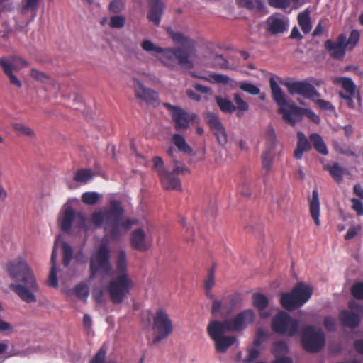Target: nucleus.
I'll list each match as a JSON object with an SVG mask.
<instances>
[{
  "mask_svg": "<svg viewBox=\"0 0 363 363\" xmlns=\"http://www.w3.org/2000/svg\"><path fill=\"white\" fill-rule=\"evenodd\" d=\"M6 270L9 277L16 281L9 284V289L23 301L35 303L40 286L28 262L22 258L11 261L6 264Z\"/></svg>",
  "mask_w": 363,
  "mask_h": 363,
  "instance_id": "obj_1",
  "label": "nucleus"
},
{
  "mask_svg": "<svg viewBox=\"0 0 363 363\" xmlns=\"http://www.w3.org/2000/svg\"><path fill=\"white\" fill-rule=\"evenodd\" d=\"M124 208L121 201L111 200L108 206L103 211H94L91 216V223L96 228L104 224V228L108 232L112 240H118L123 230H129L134 223L130 219L123 220Z\"/></svg>",
  "mask_w": 363,
  "mask_h": 363,
  "instance_id": "obj_2",
  "label": "nucleus"
},
{
  "mask_svg": "<svg viewBox=\"0 0 363 363\" xmlns=\"http://www.w3.org/2000/svg\"><path fill=\"white\" fill-rule=\"evenodd\" d=\"M313 289L303 282L297 283L290 292L281 294L280 303L287 311H294L303 306L312 296Z\"/></svg>",
  "mask_w": 363,
  "mask_h": 363,
  "instance_id": "obj_3",
  "label": "nucleus"
},
{
  "mask_svg": "<svg viewBox=\"0 0 363 363\" xmlns=\"http://www.w3.org/2000/svg\"><path fill=\"white\" fill-rule=\"evenodd\" d=\"M226 331H228L227 328L220 320H213L207 326V333L211 340L214 341L217 352H225L237 340L235 336L224 335Z\"/></svg>",
  "mask_w": 363,
  "mask_h": 363,
  "instance_id": "obj_4",
  "label": "nucleus"
},
{
  "mask_svg": "<svg viewBox=\"0 0 363 363\" xmlns=\"http://www.w3.org/2000/svg\"><path fill=\"white\" fill-rule=\"evenodd\" d=\"M133 286L134 283L128 274L117 275L107 286V291L111 302L114 305L121 303Z\"/></svg>",
  "mask_w": 363,
  "mask_h": 363,
  "instance_id": "obj_5",
  "label": "nucleus"
},
{
  "mask_svg": "<svg viewBox=\"0 0 363 363\" xmlns=\"http://www.w3.org/2000/svg\"><path fill=\"white\" fill-rule=\"evenodd\" d=\"M152 328L155 334L152 342L154 345L167 339L173 333L172 320L165 311L162 308L156 311L152 318Z\"/></svg>",
  "mask_w": 363,
  "mask_h": 363,
  "instance_id": "obj_6",
  "label": "nucleus"
},
{
  "mask_svg": "<svg viewBox=\"0 0 363 363\" xmlns=\"http://www.w3.org/2000/svg\"><path fill=\"white\" fill-rule=\"evenodd\" d=\"M161 53L162 55L158 60L165 67L171 69H174L178 65L186 69L193 67L189 54L180 48H163Z\"/></svg>",
  "mask_w": 363,
  "mask_h": 363,
  "instance_id": "obj_7",
  "label": "nucleus"
},
{
  "mask_svg": "<svg viewBox=\"0 0 363 363\" xmlns=\"http://www.w3.org/2000/svg\"><path fill=\"white\" fill-rule=\"evenodd\" d=\"M301 344L307 352L317 353L325 347V335L320 328L307 325L302 331Z\"/></svg>",
  "mask_w": 363,
  "mask_h": 363,
  "instance_id": "obj_8",
  "label": "nucleus"
},
{
  "mask_svg": "<svg viewBox=\"0 0 363 363\" xmlns=\"http://www.w3.org/2000/svg\"><path fill=\"white\" fill-rule=\"evenodd\" d=\"M111 269L110 251L105 245H101L90 258L89 279H94L99 273L108 274Z\"/></svg>",
  "mask_w": 363,
  "mask_h": 363,
  "instance_id": "obj_9",
  "label": "nucleus"
},
{
  "mask_svg": "<svg viewBox=\"0 0 363 363\" xmlns=\"http://www.w3.org/2000/svg\"><path fill=\"white\" fill-rule=\"evenodd\" d=\"M272 330L279 335L294 336L298 330L299 322L286 312H279L272 320Z\"/></svg>",
  "mask_w": 363,
  "mask_h": 363,
  "instance_id": "obj_10",
  "label": "nucleus"
},
{
  "mask_svg": "<svg viewBox=\"0 0 363 363\" xmlns=\"http://www.w3.org/2000/svg\"><path fill=\"white\" fill-rule=\"evenodd\" d=\"M255 313L252 309H245L238 313L233 318L225 319L221 323L228 331L240 332L253 323Z\"/></svg>",
  "mask_w": 363,
  "mask_h": 363,
  "instance_id": "obj_11",
  "label": "nucleus"
},
{
  "mask_svg": "<svg viewBox=\"0 0 363 363\" xmlns=\"http://www.w3.org/2000/svg\"><path fill=\"white\" fill-rule=\"evenodd\" d=\"M280 111L283 113L284 121L292 126H294L298 121H301L303 115H306L315 124H318L320 122V117L314 111L296 105L290 106L289 108L287 109L281 108Z\"/></svg>",
  "mask_w": 363,
  "mask_h": 363,
  "instance_id": "obj_12",
  "label": "nucleus"
},
{
  "mask_svg": "<svg viewBox=\"0 0 363 363\" xmlns=\"http://www.w3.org/2000/svg\"><path fill=\"white\" fill-rule=\"evenodd\" d=\"M349 308L354 311L342 310L340 312L339 319L342 325L354 329L360 324V317L363 315V305L350 302Z\"/></svg>",
  "mask_w": 363,
  "mask_h": 363,
  "instance_id": "obj_13",
  "label": "nucleus"
},
{
  "mask_svg": "<svg viewBox=\"0 0 363 363\" xmlns=\"http://www.w3.org/2000/svg\"><path fill=\"white\" fill-rule=\"evenodd\" d=\"M163 106L172 111V118L174 123L176 130H186L189 128V123L195 118V114L189 113L182 108L172 105L169 103H164Z\"/></svg>",
  "mask_w": 363,
  "mask_h": 363,
  "instance_id": "obj_14",
  "label": "nucleus"
},
{
  "mask_svg": "<svg viewBox=\"0 0 363 363\" xmlns=\"http://www.w3.org/2000/svg\"><path fill=\"white\" fill-rule=\"evenodd\" d=\"M285 86L287 87L289 93L291 95L298 94L305 99L313 101H314L315 98L320 96V93L316 89L306 80L287 82L285 84Z\"/></svg>",
  "mask_w": 363,
  "mask_h": 363,
  "instance_id": "obj_15",
  "label": "nucleus"
},
{
  "mask_svg": "<svg viewBox=\"0 0 363 363\" xmlns=\"http://www.w3.org/2000/svg\"><path fill=\"white\" fill-rule=\"evenodd\" d=\"M205 120L216 137L218 143L222 146L225 145L228 143V135L219 117L216 114L209 112L206 114Z\"/></svg>",
  "mask_w": 363,
  "mask_h": 363,
  "instance_id": "obj_16",
  "label": "nucleus"
},
{
  "mask_svg": "<svg viewBox=\"0 0 363 363\" xmlns=\"http://www.w3.org/2000/svg\"><path fill=\"white\" fill-rule=\"evenodd\" d=\"M325 49L330 52V55L335 60H342L345 55L347 43L346 35L343 33L339 35L335 41L330 39L324 43Z\"/></svg>",
  "mask_w": 363,
  "mask_h": 363,
  "instance_id": "obj_17",
  "label": "nucleus"
},
{
  "mask_svg": "<svg viewBox=\"0 0 363 363\" xmlns=\"http://www.w3.org/2000/svg\"><path fill=\"white\" fill-rule=\"evenodd\" d=\"M133 82L135 94L138 99L154 106L159 104V94L157 91L145 87L143 83L138 79H134Z\"/></svg>",
  "mask_w": 363,
  "mask_h": 363,
  "instance_id": "obj_18",
  "label": "nucleus"
},
{
  "mask_svg": "<svg viewBox=\"0 0 363 363\" xmlns=\"http://www.w3.org/2000/svg\"><path fill=\"white\" fill-rule=\"evenodd\" d=\"M267 31L272 35L283 33L287 29L288 20L279 13H274L270 16L266 20Z\"/></svg>",
  "mask_w": 363,
  "mask_h": 363,
  "instance_id": "obj_19",
  "label": "nucleus"
},
{
  "mask_svg": "<svg viewBox=\"0 0 363 363\" xmlns=\"http://www.w3.org/2000/svg\"><path fill=\"white\" fill-rule=\"evenodd\" d=\"M164 4L161 0H150L147 20L155 26H159L164 13Z\"/></svg>",
  "mask_w": 363,
  "mask_h": 363,
  "instance_id": "obj_20",
  "label": "nucleus"
},
{
  "mask_svg": "<svg viewBox=\"0 0 363 363\" xmlns=\"http://www.w3.org/2000/svg\"><path fill=\"white\" fill-rule=\"evenodd\" d=\"M130 243L133 249L140 252L147 251L152 245L151 241L147 239L145 233L142 228L132 232Z\"/></svg>",
  "mask_w": 363,
  "mask_h": 363,
  "instance_id": "obj_21",
  "label": "nucleus"
},
{
  "mask_svg": "<svg viewBox=\"0 0 363 363\" xmlns=\"http://www.w3.org/2000/svg\"><path fill=\"white\" fill-rule=\"evenodd\" d=\"M269 84L272 91V96L277 104L279 106L278 113L283 116V113L280 111L281 108L287 109L289 108L290 106L295 105L287 104L286 96L283 93L279 84L273 78L270 79Z\"/></svg>",
  "mask_w": 363,
  "mask_h": 363,
  "instance_id": "obj_22",
  "label": "nucleus"
},
{
  "mask_svg": "<svg viewBox=\"0 0 363 363\" xmlns=\"http://www.w3.org/2000/svg\"><path fill=\"white\" fill-rule=\"evenodd\" d=\"M163 188L166 190L182 191V184L179 177L170 171H165L159 176Z\"/></svg>",
  "mask_w": 363,
  "mask_h": 363,
  "instance_id": "obj_23",
  "label": "nucleus"
},
{
  "mask_svg": "<svg viewBox=\"0 0 363 363\" xmlns=\"http://www.w3.org/2000/svg\"><path fill=\"white\" fill-rule=\"evenodd\" d=\"M309 210L311 218L317 226L320 225V201L318 191L317 189H314L312 192L311 197L308 198Z\"/></svg>",
  "mask_w": 363,
  "mask_h": 363,
  "instance_id": "obj_24",
  "label": "nucleus"
},
{
  "mask_svg": "<svg viewBox=\"0 0 363 363\" xmlns=\"http://www.w3.org/2000/svg\"><path fill=\"white\" fill-rule=\"evenodd\" d=\"M74 218L75 211L73 208L72 206L66 207L59 219L61 230L65 233L69 232Z\"/></svg>",
  "mask_w": 363,
  "mask_h": 363,
  "instance_id": "obj_25",
  "label": "nucleus"
},
{
  "mask_svg": "<svg viewBox=\"0 0 363 363\" xmlns=\"http://www.w3.org/2000/svg\"><path fill=\"white\" fill-rule=\"evenodd\" d=\"M297 138L298 142L294 152V156L296 159L300 160L302 158L303 152H308L311 149V145L303 133L298 132Z\"/></svg>",
  "mask_w": 363,
  "mask_h": 363,
  "instance_id": "obj_26",
  "label": "nucleus"
},
{
  "mask_svg": "<svg viewBox=\"0 0 363 363\" xmlns=\"http://www.w3.org/2000/svg\"><path fill=\"white\" fill-rule=\"evenodd\" d=\"M253 306L259 311V315L262 318H267L269 313L263 312L269 305V299L266 296L261 293H254L252 294Z\"/></svg>",
  "mask_w": 363,
  "mask_h": 363,
  "instance_id": "obj_27",
  "label": "nucleus"
},
{
  "mask_svg": "<svg viewBox=\"0 0 363 363\" xmlns=\"http://www.w3.org/2000/svg\"><path fill=\"white\" fill-rule=\"evenodd\" d=\"M169 35L174 43L176 44L180 45L187 48L194 47V41L180 32L169 31Z\"/></svg>",
  "mask_w": 363,
  "mask_h": 363,
  "instance_id": "obj_28",
  "label": "nucleus"
},
{
  "mask_svg": "<svg viewBox=\"0 0 363 363\" xmlns=\"http://www.w3.org/2000/svg\"><path fill=\"white\" fill-rule=\"evenodd\" d=\"M298 22L302 31L307 34L311 30V21L310 17V11L306 9L298 15Z\"/></svg>",
  "mask_w": 363,
  "mask_h": 363,
  "instance_id": "obj_29",
  "label": "nucleus"
},
{
  "mask_svg": "<svg viewBox=\"0 0 363 363\" xmlns=\"http://www.w3.org/2000/svg\"><path fill=\"white\" fill-rule=\"evenodd\" d=\"M310 141L312 143L315 150L323 155H328V149L322 137L318 133H312L309 135Z\"/></svg>",
  "mask_w": 363,
  "mask_h": 363,
  "instance_id": "obj_30",
  "label": "nucleus"
},
{
  "mask_svg": "<svg viewBox=\"0 0 363 363\" xmlns=\"http://www.w3.org/2000/svg\"><path fill=\"white\" fill-rule=\"evenodd\" d=\"M277 140L274 129L269 125L266 132V150L265 152H274L277 146Z\"/></svg>",
  "mask_w": 363,
  "mask_h": 363,
  "instance_id": "obj_31",
  "label": "nucleus"
},
{
  "mask_svg": "<svg viewBox=\"0 0 363 363\" xmlns=\"http://www.w3.org/2000/svg\"><path fill=\"white\" fill-rule=\"evenodd\" d=\"M334 84H340L342 87L347 91V94H354L356 86L353 80L349 77H336L333 79Z\"/></svg>",
  "mask_w": 363,
  "mask_h": 363,
  "instance_id": "obj_32",
  "label": "nucleus"
},
{
  "mask_svg": "<svg viewBox=\"0 0 363 363\" xmlns=\"http://www.w3.org/2000/svg\"><path fill=\"white\" fill-rule=\"evenodd\" d=\"M216 102L219 106L220 111L224 113H232L236 110V106L233 105L230 100L226 98L217 96L216 97Z\"/></svg>",
  "mask_w": 363,
  "mask_h": 363,
  "instance_id": "obj_33",
  "label": "nucleus"
},
{
  "mask_svg": "<svg viewBox=\"0 0 363 363\" xmlns=\"http://www.w3.org/2000/svg\"><path fill=\"white\" fill-rule=\"evenodd\" d=\"M172 142L179 150L184 153H191L192 152V149L186 143L184 138L182 135L178 133L174 134L172 136Z\"/></svg>",
  "mask_w": 363,
  "mask_h": 363,
  "instance_id": "obj_34",
  "label": "nucleus"
},
{
  "mask_svg": "<svg viewBox=\"0 0 363 363\" xmlns=\"http://www.w3.org/2000/svg\"><path fill=\"white\" fill-rule=\"evenodd\" d=\"M116 271L117 275L128 274L126 254L123 250H121L117 256Z\"/></svg>",
  "mask_w": 363,
  "mask_h": 363,
  "instance_id": "obj_35",
  "label": "nucleus"
},
{
  "mask_svg": "<svg viewBox=\"0 0 363 363\" xmlns=\"http://www.w3.org/2000/svg\"><path fill=\"white\" fill-rule=\"evenodd\" d=\"M12 128L17 133L18 135H23L30 138H34L35 136V131L23 123H15L12 125Z\"/></svg>",
  "mask_w": 363,
  "mask_h": 363,
  "instance_id": "obj_36",
  "label": "nucleus"
},
{
  "mask_svg": "<svg viewBox=\"0 0 363 363\" xmlns=\"http://www.w3.org/2000/svg\"><path fill=\"white\" fill-rule=\"evenodd\" d=\"M325 169L329 171L330 174L335 182L340 184L342 182L344 170L338 163H335L332 166L325 167Z\"/></svg>",
  "mask_w": 363,
  "mask_h": 363,
  "instance_id": "obj_37",
  "label": "nucleus"
},
{
  "mask_svg": "<svg viewBox=\"0 0 363 363\" xmlns=\"http://www.w3.org/2000/svg\"><path fill=\"white\" fill-rule=\"evenodd\" d=\"M339 96L341 99L346 101L347 105L350 109H354L356 108L354 99H356L359 106H361V96L359 92L357 94L355 93L354 94H346L342 92H340Z\"/></svg>",
  "mask_w": 363,
  "mask_h": 363,
  "instance_id": "obj_38",
  "label": "nucleus"
},
{
  "mask_svg": "<svg viewBox=\"0 0 363 363\" xmlns=\"http://www.w3.org/2000/svg\"><path fill=\"white\" fill-rule=\"evenodd\" d=\"M92 177L93 174L90 169H82L76 172L74 180L77 182L86 183Z\"/></svg>",
  "mask_w": 363,
  "mask_h": 363,
  "instance_id": "obj_39",
  "label": "nucleus"
},
{
  "mask_svg": "<svg viewBox=\"0 0 363 363\" xmlns=\"http://www.w3.org/2000/svg\"><path fill=\"white\" fill-rule=\"evenodd\" d=\"M100 196L95 191H87L82 194V201L84 203L89 206H94L99 201Z\"/></svg>",
  "mask_w": 363,
  "mask_h": 363,
  "instance_id": "obj_40",
  "label": "nucleus"
},
{
  "mask_svg": "<svg viewBox=\"0 0 363 363\" xmlns=\"http://www.w3.org/2000/svg\"><path fill=\"white\" fill-rule=\"evenodd\" d=\"M74 291L78 298L82 301H86L89 294V288L86 284L84 283H79L74 286Z\"/></svg>",
  "mask_w": 363,
  "mask_h": 363,
  "instance_id": "obj_41",
  "label": "nucleus"
},
{
  "mask_svg": "<svg viewBox=\"0 0 363 363\" xmlns=\"http://www.w3.org/2000/svg\"><path fill=\"white\" fill-rule=\"evenodd\" d=\"M274 160V152H265L262 155V164L266 173H268L272 169Z\"/></svg>",
  "mask_w": 363,
  "mask_h": 363,
  "instance_id": "obj_42",
  "label": "nucleus"
},
{
  "mask_svg": "<svg viewBox=\"0 0 363 363\" xmlns=\"http://www.w3.org/2000/svg\"><path fill=\"white\" fill-rule=\"evenodd\" d=\"M73 257V250L72 247L67 242L62 244V264L65 267H68Z\"/></svg>",
  "mask_w": 363,
  "mask_h": 363,
  "instance_id": "obj_43",
  "label": "nucleus"
},
{
  "mask_svg": "<svg viewBox=\"0 0 363 363\" xmlns=\"http://www.w3.org/2000/svg\"><path fill=\"white\" fill-rule=\"evenodd\" d=\"M212 66L216 69H227L229 68V63L222 55H216L213 58Z\"/></svg>",
  "mask_w": 363,
  "mask_h": 363,
  "instance_id": "obj_44",
  "label": "nucleus"
},
{
  "mask_svg": "<svg viewBox=\"0 0 363 363\" xmlns=\"http://www.w3.org/2000/svg\"><path fill=\"white\" fill-rule=\"evenodd\" d=\"M141 48L143 50L147 52H157V53H161V52L163 51V48L155 45L151 40H145L141 43Z\"/></svg>",
  "mask_w": 363,
  "mask_h": 363,
  "instance_id": "obj_45",
  "label": "nucleus"
},
{
  "mask_svg": "<svg viewBox=\"0 0 363 363\" xmlns=\"http://www.w3.org/2000/svg\"><path fill=\"white\" fill-rule=\"evenodd\" d=\"M200 79H205L201 77H198ZM229 77L227 75L221 74H210L208 77V79H207L208 81H209L211 83H218V84H228L229 82Z\"/></svg>",
  "mask_w": 363,
  "mask_h": 363,
  "instance_id": "obj_46",
  "label": "nucleus"
},
{
  "mask_svg": "<svg viewBox=\"0 0 363 363\" xmlns=\"http://www.w3.org/2000/svg\"><path fill=\"white\" fill-rule=\"evenodd\" d=\"M240 89L245 92H247L252 95H257L260 93V89L256 85L250 82H242L240 84Z\"/></svg>",
  "mask_w": 363,
  "mask_h": 363,
  "instance_id": "obj_47",
  "label": "nucleus"
},
{
  "mask_svg": "<svg viewBox=\"0 0 363 363\" xmlns=\"http://www.w3.org/2000/svg\"><path fill=\"white\" fill-rule=\"evenodd\" d=\"M0 66L1 67L4 73L6 75H9L12 73L16 69L14 64L10 60L6 57L0 58Z\"/></svg>",
  "mask_w": 363,
  "mask_h": 363,
  "instance_id": "obj_48",
  "label": "nucleus"
},
{
  "mask_svg": "<svg viewBox=\"0 0 363 363\" xmlns=\"http://www.w3.org/2000/svg\"><path fill=\"white\" fill-rule=\"evenodd\" d=\"M152 162L153 163L152 169L157 173L158 177L166 171L164 167V161L161 157H153L152 159Z\"/></svg>",
  "mask_w": 363,
  "mask_h": 363,
  "instance_id": "obj_49",
  "label": "nucleus"
},
{
  "mask_svg": "<svg viewBox=\"0 0 363 363\" xmlns=\"http://www.w3.org/2000/svg\"><path fill=\"white\" fill-rule=\"evenodd\" d=\"M125 18L123 16H111L109 21V26L112 28H121L125 26Z\"/></svg>",
  "mask_w": 363,
  "mask_h": 363,
  "instance_id": "obj_50",
  "label": "nucleus"
},
{
  "mask_svg": "<svg viewBox=\"0 0 363 363\" xmlns=\"http://www.w3.org/2000/svg\"><path fill=\"white\" fill-rule=\"evenodd\" d=\"M351 294L358 300H363V282H357L352 285Z\"/></svg>",
  "mask_w": 363,
  "mask_h": 363,
  "instance_id": "obj_51",
  "label": "nucleus"
},
{
  "mask_svg": "<svg viewBox=\"0 0 363 363\" xmlns=\"http://www.w3.org/2000/svg\"><path fill=\"white\" fill-rule=\"evenodd\" d=\"M47 284L49 286L57 288L58 287V279L57 276V267H51L50 274L47 280Z\"/></svg>",
  "mask_w": 363,
  "mask_h": 363,
  "instance_id": "obj_52",
  "label": "nucleus"
},
{
  "mask_svg": "<svg viewBox=\"0 0 363 363\" xmlns=\"http://www.w3.org/2000/svg\"><path fill=\"white\" fill-rule=\"evenodd\" d=\"M215 268L212 267L209 270L206 278L204 280V289H212L215 286Z\"/></svg>",
  "mask_w": 363,
  "mask_h": 363,
  "instance_id": "obj_53",
  "label": "nucleus"
},
{
  "mask_svg": "<svg viewBox=\"0 0 363 363\" xmlns=\"http://www.w3.org/2000/svg\"><path fill=\"white\" fill-rule=\"evenodd\" d=\"M233 100L237 105L236 108H238V110L242 111V112H245L249 110L248 104L242 99L239 94H234Z\"/></svg>",
  "mask_w": 363,
  "mask_h": 363,
  "instance_id": "obj_54",
  "label": "nucleus"
},
{
  "mask_svg": "<svg viewBox=\"0 0 363 363\" xmlns=\"http://www.w3.org/2000/svg\"><path fill=\"white\" fill-rule=\"evenodd\" d=\"M30 76L37 81H39L43 83H46L50 80V78L48 75L35 69H32L30 70Z\"/></svg>",
  "mask_w": 363,
  "mask_h": 363,
  "instance_id": "obj_55",
  "label": "nucleus"
},
{
  "mask_svg": "<svg viewBox=\"0 0 363 363\" xmlns=\"http://www.w3.org/2000/svg\"><path fill=\"white\" fill-rule=\"evenodd\" d=\"M106 355V349L104 347H101L94 357L90 360L89 363H105Z\"/></svg>",
  "mask_w": 363,
  "mask_h": 363,
  "instance_id": "obj_56",
  "label": "nucleus"
},
{
  "mask_svg": "<svg viewBox=\"0 0 363 363\" xmlns=\"http://www.w3.org/2000/svg\"><path fill=\"white\" fill-rule=\"evenodd\" d=\"M360 35L357 30H352L350 33L349 38L346 39V43L347 45H351V48H353L357 45L359 40Z\"/></svg>",
  "mask_w": 363,
  "mask_h": 363,
  "instance_id": "obj_57",
  "label": "nucleus"
},
{
  "mask_svg": "<svg viewBox=\"0 0 363 363\" xmlns=\"http://www.w3.org/2000/svg\"><path fill=\"white\" fill-rule=\"evenodd\" d=\"M314 101L315 102L317 106L322 110L330 111H334L335 110V106L332 104L331 102L328 101L318 99L317 100L314 99Z\"/></svg>",
  "mask_w": 363,
  "mask_h": 363,
  "instance_id": "obj_58",
  "label": "nucleus"
},
{
  "mask_svg": "<svg viewBox=\"0 0 363 363\" xmlns=\"http://www.w3.org/2000/svg\"><path fill=\"white\" fill-rule=\"evenodd\" d=\"M124 7V4L121 0H113L109 4V11L113 13H120Z\"/></svg>",
  "mask_w": 363,
  "mask_h": 363,
  "instance_id": "obj_59",
  "label": "nucleus"
},
{
  "mask_svg": "<svg viewBox=\"0 0 363 363\" xmlns=\"http://www.w3.org/2000/svg\"><path fill=\"white\" fill-rule=\"evenodd\" d=\"M250 182L247 179H243L242 181L238 186V189L240 193L245 196H251V192L250 190Z\"/></svg>",
  "mask_w": 363,
  "mask_h": 363,
  "instance_id": "obj_60",
  "label": "nucleus"
},
{
  "mask_svg": "<svg viewBox=\"0 0 363 363\" xmlns=\"http://www.w3.org/2000/svg\"><path fill=\"white\" fill-rule=\"evenodd\" d=\"M323 325L328 331L333 332L336 330V321L333 317L326 316L323 320Z\"/></svg>",
  "mask_w": 363,
  "mask_h": 363,
  "instance_id": "obj_61",
  "label": "nucleus"
},
{
  "mask_svg": "<svg viewBox=\"0 0 363 363\" xmlns=\"http://www.w3.org/2000/svg\"><path fill=\"white\" fill-rule=\"evenodd\" d=\"M351 202L352 203V208L356 211L357 215L360 216L363 215V203L361 201L356 198H352L351 199Z\"/></svg>",
  "mask_w": 363,
  "mask_h": 363,
  "instance_id": "obj_62",
  "label": "nucleus"
},
{
  "mask_svg": "<svg viewBox=\"0 0 363 363\" xmlns=\"http://www.w3.org/2000/svg\"><path fill=\"white\" fill-rule=\"evenodd\" d=\"M266 336H267V333L264 331V330H263L262 328L258 329L256 333L254 341H253L254 345L256 347L260 346L261 344L262 343L264 338Z\"/></svg>",
  "mask_w": 363,
  "mask_h": 363,
  "instance_id": "obj_63",
  "label": "nucleus"
},
{
  "mask_svg": "<svg viewBox=\"0 0 363 363\" xmlns=\"http://www.w3.org/2000/svg\"><path fill=\"white\" fill-rule=\"evenodd\" d=\"M39 0H23L22 9L23 11L35 10Z\"/></svg>",
  "mask_w": 363,
  "mask_h": 363,
  "instance_id": "obj_64",
  "label": "nucleus"
}]
</instances>
